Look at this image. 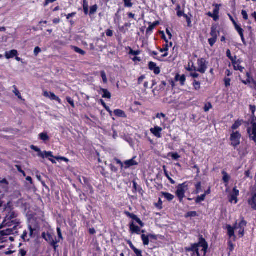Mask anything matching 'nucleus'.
<instances>
[{"instance_id": "338daca9", "label": "nucleus", "mask_w": 256, "mask_h": 256, "mask_svg": "<svg viewBox=\"0 0 256 256\" xmlns=\"http://www.w3.org/2000/svg\"><path fill=\"white\" fill-rule=\"evenodd\" d=\"M171 156L172 158L175 160H177L180 158V156L178 153H172Z\"/></svg>"}, {"instance_id": "39448f33", "label": "nucleus", "mask_w": 256, "mask_h": 256, "mask_svg": "<svg viewBox=\"0 0 256 256\" xmlns=\"http://www.w3.org/2000/svg\"><path fill=\"white\" fill-rule=\"evenodd\" d=\"M17 226H14L12 228H6L0 231V242H4L6 241L5 236H8L14 234V230H16Z\"/></svg>"}, {"instance_id": "473e14b6", "label": "nucleus", "mask_w": 256, "mask_h": 256, "mask_svg": "<svg viewBox=\"0 0 256 256\" xmlns=\"http://www.w3.org/2000/svg\"><path fill=\"white\" fill-rule=\"evenodd\" d=\"M246 222L244 219V218H242L238 224H237V228H241L244 230L245 227L246 226Z\"/></svg>"}, {"instance_id": "37998d69", "label": "nucleus", "mask_w": 256, "mask_h": 256, "mask_svg": "<svg viewBox=\"0 0 256 256\" xmlns=\"http://www.w3.org/2000/svg\"><path fill=\"white\" fill-rule=\"evenodd\" d=\"M196 216H197V212L194 211H192V212H187V214H186L185 216L186 218H188V217H195Z\"/></svg>"}, {"instance_id": "774afa93", "label": "nucleus", "mask_w": 256, "mask_h": 256, "mask_svg": "<svg viewBox=\"0 0 256 256\" xmlns=\"http://www.w3.org/2000/svg\"><path fill=\"white\" fill-rule=\"evenodd\" d=\"M67 102L73 107H74V100L70 98H66Z\"/></svg>"}, {"instance_id": "2eb2a0df", "label": "nucleus", "mask_w": 256, "mask_h": 256, "mask_svg": "<svg viewBox=\"0 0 256 256\" xmlns=\"http://www.w3.org/2000/svg\"><path fill=\"white\" fill-rule=\"evenodd\" d=\"M130 228L132 234L136 233L139 234L140 233V228L138 226L134 225L133 222L130 223Z\"/></svg>"}, {"instance_id": "09e8293b", "label": "nucleus", "mask_w": 256, "mask_h": 256, "mask_svg": "<svg viewBox=\"0 0 256 256\" xmlns=\"http://www.w3.org/2000/svg\"><path fill=\"white\" fill-rule=\"evenodd\" d=\"M128 48L130 50V51L129 52L130 54H132L133 56H138L140 54V52L139 50L136 51V50H134L130 47H128Z\"/></svg>"}, {"instance_id": "9d476101", "label": "nucleus", "mask_w": 256, "mask_h": 256, "mask_svg": "<svg viewBox=\"0 0 256 256\" xmlns=\"http://www.w3.org/2000/svg\"><path fill=\"white\" fill-rule=\"evenodd\" d=\"M44 96L45 97L48 98L52 100H55L58 102L59 103H61L60 99L55 95V94L52 92H48V91L44 92Z\"/></svg>"}, {"instance_id": "7ed1b4c3", "label": "nucleus", "mask_w": 256, "mask_h": 256, "mask_svg": "<svg viewBox=\"0 0 256 256\" xmlns=\"http://www.w3.org/2000/svg\"><path fill=\"white\" fill-rule=\"evenodd\" d=\"M248 132L250 138L256 143V118H252L250 126L248 128Z\"/></svg>"}, {"instance_id": "c756f323", "label": "nucleus", "mask_w": 256, "mask_h": 256, "mask_svg": "<svg viewBox=\"0 0 256 256\" xmlns=\"http://www.w3.org/2000/svg\"><path fill=\"white\" fill-rule=\"evenodd\" d=\"M72 48L74 50L75 52L80 54L82 56H84L86 54V52L84 50L77 46H72Z\"/></svg>"}, {"instance_id": "4be33fe9", "label": "nucleus", "mask_w": 256, "mask_h": 256, "mask_svg": "<svg viewBox=\"0 0 256 256\" xmlns=\"http://www.w3.org/2000/svg\"><path fill=\"white\" fill-rule=\"evenodd\" d=\"M32 150H34L35 152H38V156H40V157H41L42 158H44V154L43 152H42L38 148L37 146H30Z\"/></svg>"}, {"instance_id": "8fccbe9b", "label": "nucleus", "mask_w": 256, "mask_h": 256, "mask_svg": "<svg viewBox=\"0 0 256 256\" xmlns=\"http://www.w3.org/2000/svg\"><path fill=\"white\" fill-rule=\"evenodd\" d=\"M217 39L213 38H211L208 40L209 44L211 46H212L216 42Z\"/></svg>"}, {"instance_id": "5701e85b", "label": "nucleus", "mask_w": 256, "mask_h": 256, "mask_svg": "<svg viewBox=\"0 0 256 256\" xmlns=\"http://www.w3.org/2000/svg\"><path fill=\"white\" fill-rule=\"evenodd\" d=\"M42 237L49 243L51 241V240H52L54 238L53 236L50 234H46L45 232H43L42 234Z\"/></svg>"}, {"instance_id": "bb28decb", "label": "nucleus", "mask_w": 256, "mask_h": 256, "mask_svg": "<svg viewBox=\"0 0 256 256\" xmlns=\"http://www.w3.org/2000/svg\"><path fill=\"white\" fill-rule=\"evenodd\" d=\"M39 138L42 140L44 142H46L47 140H48L50 138L46 132H42L39 134L38 135Z\"/></svg>"}, {"instance_id": "393cba45", "label": "nucleus", "mask_w": 256, "mask_h": 256, "mask_svg": "<svg viewBox=\"0 0 256 256\" xmlns=\"http://www.w3.org/2000/svg\"><path fill=\"white\" fill-rule=\"evenodd\" d=\"M222 174L223 175L222 180L224 183L228 184L230 180V176L227 174L226 172L223 170L222 172Z\"/></svg>"}, {"instance_id": "a878e982", "label": "nucleus", "mask_w": 256, "mask_h": 256, "mask_svg": "<svg viewBox=\"0 0 256 256\" xmlns=\"http://www.w3.org/2000/svg\"><path fill=\"white\" fill-rule=\"evenodd\" d=\"M141 238L143 242V244L144 246H148L149 244L150 240H149V237L148 236H146L144 234H142L141 236Z\"/></svg>"}, {"instance_id": "79ce46f5", "label": "nucleus", "mask_w": 256, "mask_h": 256, "mask_svg": "<svg viewBox=\"0 0 256 256\" xmlns=\"http://www.w3.org/2000/svg\"><path fill=\"white\" fill-rule=\"evenodd\" d=\"M98 10V6L96 4L94 5L90 8V14H94Z\"/></svg>"}, {"instance_id": "c85d7f7f", "label": "nucleus", "mask_w": 256, "mask_h": 256, "mask_svg": "<svg viewBox=\"0 0 256 256\" xmlns=\"http://www.w3.org/2000/svg\"><path fill=\"white\" fill-rule=\"evenodd\" d=\"M158 24L159 22L158 21H156L153 24H150L146 30V33H148L152 31L155 28V26L158 25Z\"/></svg>"}, {"instance_id": "0e129e2a", "label": "nucleus", "mask_w": 256, "mask_h": 256, "mask_svg": "<svg viewBox=\"0 0 256 256\" xmlns=\"http://www.w3.org/2000/svg\"><path fill=\"white\" fill-rule=\"evenodd\" d=\"M134 252L136 256H142V251L141 250L136 248L135 250H134Z\"/></svg>"}, {"instance_id": "c9c22d12", "label": "nucleus", "mask_w": 256, "mask_h": 256, "mask_svg": "<svg viewBox=\"0 0 256 256\" xmlns=\"http://www.w3.org/2000/svg\"><path fill=\"white\" fill-rule=\"evenodd\" d=\"M234 69L235 70H238L240 71L241 72H242L244 70V68L242 66H240L239 64H238L237 63H236L235 62V61L234 62Z\"/></svg>"}, {"instance_id": "5fc2aeb1", "label": "nucleus", "mask_w": 256, "mask_h": 256, "mask_svg": "<svg viewBox=\"0 0 256 256\" xmlns=\"http://www.w3.org/2000/svg\"><path fill=\"white\" fill-rule=\"evenodd\" d=\"M224 85L226 87H228V86H230L231 80L230 78H226L224 79Z\"/></svg>"}, {"instance_id": "1a4fd4ad", "label": "nucleus", "mask_w": 256, "mask_h": 256, "mask_svg": "<svg viewBox=\"0 0 256 256\" xmlns=\"http://www.w3.org/2000/svg\"><path fill=\"white\" fill-rule=\"evenodd\" d=\"M136 158V156H134L130 160H126L124 162V168L128 169L132 166L138 165V162L135 160Z\"/></svg>"}, {"instance_id": "b1692460", "label": "nucleus", "mask_w": 256, "mask_h": 256, "mask_svg": "<svg viewBox=\"0 0 256 256\" xmlns=\"http://www.w3.org/2000/svg\"><path fill=\"white\" fill-rule=\"evenodd\" d=\"M162 194L168 201L172 200L174 198V195L166 192H162Z\"/></svg>"}, {"instance_id": "6e6552de", "label": "nucleus", "mask_w": 256, "mask_h": 256, "mask_svg": "<svg viewBox=\"0 0 256 256\" xmlns=\"http://www.w3.org/2000/svg\"><path fill=\"white\" fill-rule=\"evenodd\" d=\"M252 198L248 200V203L254 210H256V184L252 188Z\"/></svg>"}, {"instance_id": "f8f14e48", "label": "nucleus", "mask_w": 256, "mask_h": 256, "mask_svg": "<svg viewBox=\"0 0 256 256\" xmlns=\"http://www.w3.org/2000/svg\"><path fill=\"white\" fill-rule=\"evenodd\" d=\"M148 67L149 69L151 70H153L154 72L156 74H158L160 72V70L159 67H158L156 66V64L154 62H150L148 63Z\"/></svg>"}, {"instance_id": "ddd939ff", "label": "nucleus", "mask_w": 256, "mask_h": 256, "mask_svg": "<svg viewBox=\"0 0 256 256\" xmlns=\"http://www.w3.org/2000/svg\"><path fill=\"white\" fill-rule=\"evenodd\" d=\"M215 8L213 10V13L212 14L213 16V19L214 21H217L219 19V10H220V4H216L214 5Z\"/></svg>"}, {"instance_id": "4468645a", "label": "nucleus", "mask_w": 256, "mask_h": 256, "mask_svg": "<svg viewBox=\"0 0 256 256\" xmlns=\"http://www.w3.org/2000/svg\"><path fill=\"white\" fill-rule=\"evenodd\" d=\"M162 131V128L159 126H155L154 128L150 129L151 132L154 134L157 138H161L160 132Z\"/></svg>"}, {"instance_id": "a18cd8bd", "label": "nucleus", "mask_w": 256, "mask_h": 256, "mask_svg": "<svg viewBox=\"0 0 256 256\" xmlns=\"http://www.w3.org/2000/svg\"><path fill=\"white\" fill-rule=\"evenodd\" d=\"M124 214L126 216H127L128 217L134 220V219L136 218V217L137 216L136 215L132 213H130L126 211L124 212Z\"/></svg>"}, {"instance_id": "13d9d810", "label": "nucleus", "mask_w": 256, "mask_h": 256, "mask_svg": "<svg viewBox=\"0 0 256 256\" xmlns=\"http://www.w3.org/2000/svg\"><path fill=\"white\" fill-rule=\"evenodd\" d=\"M196 194H198L200 192V190L201 188V183L200 182L197 183L196 184Z\"/></svg>"}, {"instance_id": "49530a36", "label": "nucleus", "mask_w": 256, "mask_h": 256, "mask_svg": "<svg viewBox=\"0 0 256 256\" xmlns=\"http://www.w3.org/2000/svg\"><path fill=\"white\" fill-rule=\"evenodd\" d=\"M212 108V105L210 102H208L204 105V111L208 112L210 108Z\"/></svg>"}, {"instance_id": "f257e3e1", "label": "nucleus", "mask_w": 256, "mask_h": 256, "mask_svg": "<svg viewBox=\"0 0 256 256\" xmlns=\"http://www.w3.org/2000/svg\"><path fill=\"white\" fill-rule=\"evenodd\" d=\"M202 248V252L204 253V256H205L208 248V244L206 240L202 236H199L198 242V243L192 244L190 246L185 248L186 252H190V256H200L199 248Z\"/></svg>"}, {"instance_id": "58836bf2", "label": "nucleus", "mask_w": 256, "mask_h": 256, "mask_svg": "<svg viewBox=\"0 0 256 256\" xmlns=\"http://www.w3.org/2000/svg\"><path fill=\"white\" fill-rule=\"evenodd\" d=\"M206 194H204L200 196H198L196 200V203H200V202L204 201L205 200Z\"/></svg>"}, {"instance_id": "864d4df0", "label": "nucleus", "mask_w": 256, "mask_h": 256, "mask_svg": "<svg viewBox=\"0 0 256 256\" xmlns=\"http://www.w3.org/2000/svg\"><path fill=\"white\" fill-rule=\"evenodd\" d=\"M17 170L20 172L21 174H22V175L24 176H26V173L22 169V168L21 166H20V165H16L15 166Z\"/></svg>"}, {"instance_id": "412c9836", "label": "nucleus", "mask_w": 256, "mask_h": 256, "mask_svg": "<svg viewBox=\"0 0 256 256\" xmlns=\"http://www.w3.org/2000/svg\"><path fill=\"white\" fill-rule=\"evenodd\" d=\"M175 80L176 81L180 82L181 85L184 86V84L186 78L184 75L180 76L178 74H177L175 78Z\"/></svg>"}, {"instance_id": "603ef678", "label": "nucleus", "mask_w": 256, "mask_h": 256, "mask_svg": "<svg viewBox=\"0 0 256 256\" xmlns=\"http://www.w3.org/2000/svg\"><path fill=\"white\" fill-rule=\"evenodd\" d=\"M124 6L126 7L131 8L132 6V3L130 0H124Z\"/></svg>"}, {"instance_id": "20e7f679", "label": "nucleus", "mask_w": 256, "mask_h": 256, "mask_svg": "<svg viewBox=\"0 0 256 256\" xmlns=\"http://www.w3.org/2000/svg\"><path fill=\"white\" fill-rule=\"evenodd\" d=\"M188 184L186 182H184L182 184H179L177 187L176 191V194L180 202H182L184 197V194L188 190Z\"/></svg>"}, {"instance_id": "72a5a7b5", "label": "nucleus", "mask_w": 256, "mask_h": 256, "mask_svg": "<svg viewBox=\"0 0 256 256\" xmlns=\"http://www.w3.org/2000/svg\"><path fill=\"white\" fill-rule=\"evenodd\" d=\"M13 88L14 89L13 90V92L16 94V96L18 97V98L19 99L22 100V97L21 94L20 92L18 91V90L16 86H14Z\"/></svg>"}, {"instance_id": "69168bd1", "label": "nucleus", "mask_w": 256, "mask_h": 256, "mask_svg": "<svg viewBox=\"0 0 256 256\" xmlns=\"http://www.w3.org/2000/svg\"><path fill=\"white\" fill-rule=\"evenodd\" d=\"M242 14L243 16V18L245 20H247L248 19V14L244 10H242Z\"/></svg>"}, {"instance_id": "a211bd4d", "label": "nucleus", "mask_w": 256, "mask_h": 256, "mask_svg": "<svg viewBox=\"0 0 256 256\" xmlns=\"http://www.w3.org/2000/svg\"><path fill=\"white\" fill-rule=\"evenodd\" d=\"M102 92V97L103 98H106L110 99L111 98V94L106 89L100 88V93Z\"/></svg>"}, {"instance_id": "0eeeda50", "label": "nucleus", "mask_w": 256, "mask_h": 256, "mask_svg": "<svg viewBox=\"0 0 256 256\" xmlns=\"http://www.w3.org/2000/svg\"><path fill=\"white\" fill-rule=\"evenodd\" d=\"M206 63V60L204 58L198 59V67L197 69V71L202 74L205 73L207 69Z\"/></svg>"}, {"instance_id": "680f3d73", "label": "nucleus", "mask_w": 256, "mask_h": 256, "mask_svg": "<svg viewBox=\"0 0 256 256\" xmlns=\"http://www.w3.org/2000/svg\"><path fill=\"white\" fill-rule=\"evenodd\" d=\"M114 160L116 162L117 164H118L122 168H124V162L122 163L119 159L116 158H114Z\"/></svg>"}, {"instance_id": "de8ad7c7", "label": "nucleus", "mask_w": 256, "mask_h": 256, "mask_svg": "<svg viewBox=\"0 0 256 256\" xmlns=\"http://www.w3.org/2000/svg\"><path fill=\"white\" fill-rule=\"evenodd\" d=\"M100 75L102 78L103 82L104 83H106L108 82V80L106 72L104 71H102L100 72Z\"/></svg>"}, {"instance_id": "3c124183", "label": "nucleus", "mask_w": 256, "mask_h": 256, "mask_svg": "<svg viewBox=\"0 0 256 256\" xmlns=\"http://www.w3.org/2000/svg\"><path fill=\"white\" fill-rule=\"evenodd\" d=\"M43 152L44 154V158H48V157H51V158L54 157V156L52 155V152L44 151Z\"/></svg>"}, {"instance_id": "4c0bfd02", "label": "nucleus", "mask_w": 256, "mask_h": 256, "mask_svg": "<svg viewBox=\"0 0 256 256\" xmlns=\"http://www.w3.org/2000/svg\"><path fill=\"white\" fill-rule=\"evenodd\" d=\"M59 242V241H57L56 240V238L54 237V238L51 240V241L50 242V244L51 246H52L54 250H56V248L58 246L56 244Z\"/></svg>"}, {"instance_id": "6ab92c4d", "label": "nucleus", "mask_w": 256, "mask_h": 256, "mask_svg": "<svg viewBox=\"0 0 256 256\" xmlns=\"http://www.w3.org/2000/svg\"><path fill=\"white\" fill-rule=\"evenodd\" d=\"M210 34L212 38L217 39L218 36L219 34V32L217 30L216 27V26H212Z\"/></svg>"}, {"instance_id": "052dcab7", "label": "nucleus", "mask_w": 256, "mask_h": 256, "mask_svg": "<svg viewBox=\"0 0 256 256\" xmlns=\"http://www.w3.org/2000/svg\"><path fill=\"white\" fill-rule=\"evenodd\" d=\"M56 230H57L58 238L62 240L63 238L62 236V234L61 232L60 228V227H58L56 228Z\"/></svg>"}, {"instance_id": "6e6d98bb", "label": "nucleus", "mask_w": 256, "mask_h": 256, "mask_svg": "<svg viewBox=\"0 0 256 256\" xmlns=\"http://www.w3.org/2000/svg\"><path fill=\"white\" fill-rule=\"evenodd\" d=\"M42 51L41 48H39L38 46H36L34 48V54L35 56H37L38 54L40 52Z\"/></svg>"}, {"instance_id": "e2e57ef3", "label": "nucleus", "mask_w": 256, "mask_h": 256, "mask_svg": "<svg viewBox=\"0 0 256 256\" xmlns=\"http://www.w3.org/2000/svg\"><path fill=\"white\" fill-rule=\"evenodd\" d=\"M250 87L256 90V82L253 78H252Z\"/></svg>"}, {"instance_id": "9b49d317", "label": "nucleus", "mask_w": 256, "mask_h": 256, "mask_svg": "<svg viewBox=\"0 0 256 256\" xmlns=\"http://www.w3.org/2000/svg\"><path fill=\"white\" fill-rule=\"evenodd\" d=\"M234 27H235V28L236 30V31L238 32V33L240 35L243 44L244 45H246V40L244 38L243 29L242 28H241L240 26H238L236 22H234Z\"/></svg>"}, {"instance_id": "ea45409f", "label": "nucleus", "mask_w": 256, "mask_h": 256, "mask_svg": "<svg viewBox=\"0 0 256 256\" xmlns=\"http://www.w3.org/2000/svg\"><path fill=\"white\" fill-rule=\"evenodd\" d=\"M226 56L229 59H230L232 60V64H234V62L235 61L234 60L236 59V56H235L234 58L232 56L231 52L230 50H228L226 51Z\"/></svg>"}, {"instance_id": "bf43d9fd", "label": "nucleus", "mask_w": 256, "mask_h": 256, "mask_svg": "<svg viewBox=\"0 0 256 256\" xmlns=\"http://www.w3.org/2000/svg\"><path fill=\"white\" fill-rule=\"evenodd\" d=\"M4 210L6 212H8L10 210H12V204L10 202H8L7 204L5 205Z\"/></svg>"}, {"instance_id": "f704fd0d", "label": "nucleus", "mask_w": 256, "mask_h": 256, "mask_svg": "<svg viewBox=\"0 0 256 256\" xmlns=\"http://www.w3.org/2000/svg\"><path fill=\"white\" fill-rule=\"evenodd\" d=\"M236 196H235L234 194H232L230 196L229 198V201L230 202L232 203L234 202V204L237 203L238 202V199H237Z\"/></svg>"}, {"instance_id": "a19ab883", "label": "nucleus", "mask_w": 256, "mask_h": 256, "mask_svg": "<svg viewBox=\"0 0 256 256\" xmlns=\"http://www.w3.org/2000/svg\"><path fill=\"white\" fill-rule=\"evenodd\" d=\"M163 38H164V40L166 41V45L165 46V47L164 48H161L160 50V51L161 52H168V40H166V38L165 36H164Z\"/></svg>"}, {"instance_id": "aec40b11", "label": "nucleus", "mask_w": 256, "mask_h": 256, "mask_svg": "<svg viewBox=\"0 0 256 256\" xmlns=\"http://www.w3.org/2000/svg\"><path fill=\"white\" fill-rule=\"evenodd\" d=\"M114 113L116 116L120 117V118H126V114L124 113V112L123 110H118V109L116 110H114Z\"/></svg>"}, {"instance_id": "4d7b16f0", "label": "nucleus", "mask_w": 256, "mask_h": 256, "mask_svg": "<svg viewBox=\"0 0 256 256\" xmlns=\"http://www.w3.org/2000/svg\"><path fill=\"white\" fill-rule=\"evenodd\" d=\"M250 110L252 112V118L254 117V114L256 110V106H255L250 105Z\"/></svg>"}, {"instance_id": "423d86ee", "label": "nucleus", "mask_w": 256, "mask_h": 256, "mask_svg": "<svg viewBox=\"0 0 256 256\" xmlns=\"http://www.w3.org/2000/svg\"><path fill=\"white\" fill-rule=\"evenodd\" d=\"M241 134L239 132H232L230 135V140L232 142V145L234 148L236 147L240 144V139Z\"/></svg>"}, {"instance_id": "f3484780", "label": "nucleus", "mask_w": 256, "mask_h": 256, "mask_svg": "<svg viewBox=\"0 0 256 256\" xmlns=\"http://www.w3.org/2000/svg\"><path fill=\"white\" fill-rule=\"evenodd\" d=\"M18 54V51L15 50H12L10 52H6L5 53V56L7 59H10L16 56Z\"/></svg>"}, {"instance_id": "e433bc0d", "label": "nucleus", "mask_w": 256, "mask_h": 256, "mask_svg": "<svg viewBox=\"0 0 256 256\" xmlns=\"http://www.w3.org/2000/svg\"><path fill=\"white\" fill-rule=\"evenodd\" d=\"M246 76L248 77V78L246 80H242V82L245 84H250L252 82V78H250V74L248 72H246Z\"/></svg>"}, {"instance_id": "dca6fc26", "label": "nucleus", "mask_w": 256, "mask_h": 256, "mask_svg": "<svg viewBox=\"0 0 256 256\" xmlns=\"http://www.w3.org/2000/svg\"><path fill=\"white\" fill-rule=\"evenodd\" d=\"M226 229L228 230V236H230V238H233L234 240L236 238V236L234 234V229H236L234 228V227H232L230 225H227Z\"/></svg>"}, {"instance_id": "c03bdc74", "label": "nucleus", "mask_w": 256, "mask_h": 256, "mask_svg": "<svg viewBox=\"0 0 256 256\" xmlns=\"http://www.w3.org/2000/svg\"><path fill=\"white\" fill-rule=\"evenodd\" d=\"M234 228L236 229H238V234L241 236V237L243 236L244 233V230L241 228H237V223L236 222L234 224Z\"/></svg>"}, {"instance_id": "7c9ffc66", "label": "nucleus", "mask_w": 256, "mask_h": 256, "mask_svg": "<svg viewBox=\"0 0 256 256\" xmlns=\"http://www.w3.org/2000/svg\"><path fill=\"white\" fill-rule=\"evenodd\" d=\"M242 120H238L237 121H236L234 124L232 126V128L233 130H236L242 124Z\"/></svg>"}, {"instance_id": "2f4dec72", "label": "nucleus", "mask_w": 256, "mask_h": 256, "mask_svg": "<svg viewBox=\"0 0 256 256\" xmlns=\"http://www.w3.org/2000/svg\"><path fill=\"white\" fill-rule=\"evenodd\" d=\"M192 85L196 90H199L201 88L200 83L196 80H194Z\"/></svg>"}, {"instance_id": "cd10ccee", "label": "nucleus", "mask_w": 256, "mask_h": 256, "mask_svg": "<svg viewBox=\"0 0 256 256\" xmlns=\"http://www.w3.org/2000/svg\"><path fill=\"white\" fill-rule=\"evenodd\" d=\"M83 8L84 14L87 15L88 14V4L86 0H83Z\"/></svg>"}, {"instance_id": "f03ea898", "label": "nucleus", "mask_w": 256, "mask_h": 256, "mask_svg": "<svg viewBox=\"0 0 256 256\" xmlns=\"http://www.w3.org/2000/svg\"><path fill=\"white\" fill-rule=\"evenodd\" d=\"M18 214L12 210H10L8 212V214L1 224L0 228L4 226H18L20 224V222L18 220L16 219Z\"/></svg>"}]
</instances>
